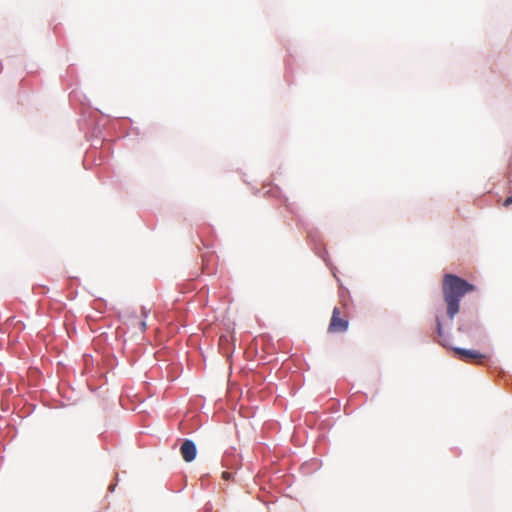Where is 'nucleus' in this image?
Instances as JSON below:
<instances>
[{
  "label": "nucleus",
  "mask_w": 512,
  "mask_h": 512,
  "mask_svg": "<svg viewBox=\"0 0 512 512\" xmlns=\"http://www.w3.org/2000/svg\"><path fill=\"white\" fill-rule=\"evenodd\" d=\"M475 290V286L466 280L453 275L445 274L442 282V292L447 306V315L450 319L460 310V300L468 292Z\"/></svg>",
  "instance_id": "obj_1"
},
{
  "label": "nucleus",
  "mask_w": 512,
  "mask_h": 512,
  "mask_svg": "<svg viewBox=\"0 0 512 512\" xmlns=\"http://www.w3.org/2000/svg\"><path fill=\"white\" fill-rule=\"evenodd\" d=\"M349 327V320L347 315H342L339 308L335 307L330 320L328 331L330 333L344 332Z\"/></svg>",
  "instance_id": "obj_2"
},
{
  "label": "nucleus",
  "mask_w": 512,
  "mask_h": 512,
  "mask_svg": "<svg viewBox=\"0 0 512 512\" xmlns=\"http://www.w3.org/2000/svg\"><path fill=\"white\" fill-rule=\"evenodd\" d=\"M454 353L462 361L468 363H482L486 356L476 350L455 348Z\"/></svg>",
  "instance_id": "obj_3"
},
{
  "label": "nucleus",
  "mask_w": 512,
  "mask_h": 512,
  "mask_svg": "<svg viewBox=\"0 0 512 512\" xmlns=\"http://www.w3.org/2000/svg\"><path fill=\"white\" fill-rule=\"evenodd\" d=\"M180 452H181L182 458L186 462H191L195 459L196 454H197L196 445L194 444V442L192 440L186 439L183 441V443L180 447Z\"/></svg>",
  "instance_id": "obj_4"
},
{
  "label": "nucleus",
  "mask_w": 512,
  "mask_h": 512,
  "mask_svg": "<svg viewBox=\"0 0 512 512\" xmlns=\"http://www.w3.org/2000/svg\"><path fill=\"white\" fill-rule=\"evenodd\" d=\"M511 204H512V196L507 197V198L505 199V201L503 202V206H504V207H508V206H510Z\"/></svg>",
  "instance_id": "obj_5"
},
{
  "label": "nucleus",
  "mask_w": 512,
  "mask_h": 512,
  "mask_svg": "<svg viewBox=\"0 0 512 512\" xmlns=\"http://www.w3.org/2000/svg\"><path fill=\"white\" fill-rule=\"evenodd\" d=\"M437 328H438L439 335H441V333H442V325H441V323L439 321L437 322Z\"/></svg>",
  "instance_id": "obj_6"
},
{
  "label": "nucleus",
  "mask_w": 512,
  "mask_h": 512,
  "mask_svg": "<svg viewBox=\"0 0 512 512\" xmlns=\"http://www.w3.org/2000/svg\"><path fill=\"white\" fill-rule=\"evenodd\" d=\"M222 476L224 479H228L230 477V474L228 472H223Z\"/></svg>",
  "instance_id": "obj_7"
},
{
  "label": "nucleus",
  "mask_w": 512,
  "mask_h": 512,
  "mask_svg": "<svg viewBox=\"0 0 512 512\" xmlns=\"http://www.w3.org/2000/svg\"><path fill=\"white\" fill-rule=\"evenodd\" d=\"M140 324H141L142 330H145L146 329V323L144 321H142Z\"/></svg>",
  "instance_id": "obj_8"
}]
</instances>
